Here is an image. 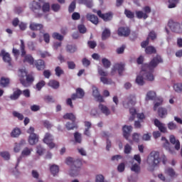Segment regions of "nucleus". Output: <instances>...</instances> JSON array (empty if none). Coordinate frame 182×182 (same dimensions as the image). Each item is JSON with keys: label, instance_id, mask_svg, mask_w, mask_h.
I'll return each mask as SVG.
<instances>
[{"label": "nucleus", "instance_id": "f257e3e1", "mask_svg": "<svg viewBox=\"0 0 182 182\" xmlns=\"http://www.w3.org/2000/svg\"><path fill=\"white\" fill-rule=\"evenodd\" d=\"M159 63H163V58H161V55H156V56L154 57L149 64H144L142 65L140 75H138L136 77V83L139 86H143V85H144V77H146V80L153 82V80H154L153 72H154V69L157 68Z\"/></svg>", "mask_w": 182, "mask_h": 182}, {"label": "nucleus", "instance_id": "f03ea898", "mask_svg": "<svg viewBox=\"0 0 182 182\" xmlns=\"http://www.w3.org/2000/svg\"><path fill=\"white\" fill-rule=\"evenodd\" d=\"M65 163L68 164V166H71L70 171V176L71 177H76L77 176H79L80 167H82V161L79 159L74 161L73 158L68 157L66 159Z\"/></svg>", "mask_w": 182, "mask_h": 182}, {"label": "nucleus", "instance_id": "7ed1b4c3", "mask_svg": "<svg viewBox=\"0 0 182 182\" xmlns=\"http://www.w3.org/2000/svg\"><path fill=\"white\" fill-rule=\"evenodd\" d=\"M21 74H20V82L21 85L24 86V87H29L32 83H33V81L35 80V78L31 75H28V73L25 71V70H21Z\"/></svg>", "mask_w": 182, "mask_h": 182}, {"label": "nucleus", "instance_id": "20e7f679", "mask_svg": "<svg viewBox=\"0 0 182 182\" xmlns=\"http://www.w3.org/2000/svg\"><path fill=\"white\" fill-rule=\"evenodd\" d=\"M29 9L34 14L36 18L43 16V14H42V4L40 2L33 0L29 4Z\"/></svg>", "mask_w": 182, "mask_h": 182}, {"label": "nucleus", "instance_id": "39448f33", "mask_svg": "<svg viewBox=\"0 0 182 182\" xmlns=\"http://www.w3.org/2000/svg\"><path fill=\"white\" fill-rule=\"evenodd\" d=\"M160 154L159 151H152L147 159V164L150 167H156L159 166L160 163Z\"/></svg>", "mask_w": 182, "mask_h": 182}, {"label": "nucleus", "instance_id": "423d86ee", "mask_svg": "<svg viewBox=\"0 0 182 182\" xmlns=\"http://www.w3.org/2000/svg\"><path fill=\"white\" fill-rule=\"evenodd\" d=\"M143 11H135L136 16L138 19H147L149 18V14L151 12V8L146 6L143 8Z\"/></svg>", "mask_w": 182, "mask_h": 182}, {"label": "nucleus", "instance_id": "0eeeda50", "mask_svg": "<svg viewBox=\"0 0 182 182\" xmlns=\"http://www.w3.org/2000/svg\"><path fill=\"white\" fill-rule=\"evenodd\" d=\"M136 105V96L135 95H129L128 97L125 99L123 102V106L125 109H129V107H132Z\"/></svg>", "mask_w": 182, "mask_h": 182}, {"label": "nucleus", "instance_id": "6e6552de", "mask_svg": "<svg viewBox=\"0 0 182 182\" xmlns=\"http://www.w3.org/2000/svg\"><path fill=\"white\" fill-rule=\"evenodd\" d=\"M0 56L2 57V59L5 63H7L9 66H12V58H11V54H9V53H6L5 50H1Z\"/></svg>", "mask_w": 182, "mask_h": 182}, {"label": "nucleus", "instance_id": "1a4fd4ad", "mask_svg": "<svg viewBox=\"0 0 182 182\" xmlns=\"http://www.w3.org/2000/svg\"><path fill=\"white\" fill-rule=\"evenodd\" d=\"M43 142L46 143L50 149H54L55 146V143H53V136L49 133L46 134Z\"/></svg>", "mask_w": 182, "mask_h": 182}, {"label": "nucleus", "instance_id": "9d476101", "mask_svg": "<svg viewBox=\"0 0 182 182\" xmlns=\"http://www.w3.org/2000/svg\"><path fill=\"white\" fill-rule=\"evenodd\" d=\"M97 14L99 16V18H101V19H103L105 22H109V21H112V19H113V13L112 12L102 14V11L98 10L97 11Z\"/></svg>", "mask_w": 182, "mask_h": 182}, {"label": "nucleus", "instance_id": "9b49d317", "mask_svg": "<svg viewBox=\"0 0 182 182\" xmlns=\"http://www.w3.org/2000/svg\"><path fill=\"white\" fill-rule=\"evenodd\" d=\"M83 97H85V91L80 87L77 88L76 93L71 95V99L73 100H76V99H83Z\"/></svg>", "mask_w": 182, "mask_h": 182}, {"label": "nucleus", "instance_id": "f8f14e48", "mask_svg": "<svg viewBox=\"0 0 182 182\" xmlns=\"http://www.w3.org/2000/svg\"><path fill=\"white\" fill-rule=\"evenodd\" d=\"M118 36H124L127 38L130 35V28L129 27H119L117 31Z\"/></svg>", "mask_w": 182, "mask_h": 182}, {"label": "nucleus", "instance_id": "ddd939ff", "mask_svg": "<svg viewBox=\"0 0 182 182\" xmlns=\"http://www.w3.org/2000/svg\"><path fill=\"white\" fill-rule=\"evenodd\" d=\"M132 130H133V127L132 126L124 125L122 127L123 136L127 140L130 137Z\"/></svg>", "mask_w": 182, "mask_h": 182}, {"label": "nucleus", "instance_id": "4468645a", "mask_svg": "<svg viewBox=\"0 0 182 182\" xmlns=\"http://www.w3.org/2000/svg\"><path fill=\"white\" fill-rule=\"evenodd\" d=\"M116 70L118 71L119 76H122V75L123 73V70H124V64H123V63L114 64V65L112 68V73H113L114 72H116Z\"/></svg>", "mask_w": 182, "mask_h": 182}, {"label": "nucleus", "instance_id": "2eb2a0df", "mask_svg": "<svg viewBox=\"0 0 182 182\" xmlns=\"http://www.w3.org/2000/svg\"><path fill=\"white\" fill-rule=\"evenodd\" d=\"M154 125L158 127L161 133H166V132H167V128L164 124L161 123L158 119H154Z\"/></svg>", "mask_w": 182, "mask_h": 182}, {"label": "nucleus", "instance_id": "dca6fc26", "mask_svg": "<svg viewBox=\"0 0 182 182\" xmlns=\"http://www.w3.org/2000/svg\"><path fill=\"white\" fill-rule=\"evenodd\" d=\"M11 85V79L6 77H1L0 79V86L3 88L9 87Z\"/></svg>", "mask_w": 182, "mask_h": 182}, {"label": "nucleus", "instance_id": "f3484780", "mask_svg": "<svg viewBox=\"0 0 182 182\" xmlns=\"http://www.w3.org/2000/svg\"><path fill=\"white\" fill-rule=\"evenodd\" d=\"M161 140L166 141V144H164L166 150H168V153H170L171 154H174V147H171V146L170 145V142H168V140H167V139H166V137L164 136H162Z\"/></svg>", "mask_w": 182, "mask_h": 182}, {"label": "nucleus", "instance_id": "a211bd4d", "mask_svg": "<svg viewBox=\"0 0 182 182\" xmlns=\"http://www.w3.org/2000/svg\"><path fill=\"white\" fill-rule=\"evenodd\" d=\"M86 18L87 21H90V22H92V23H94V25H97V23H99V18L95 14H87Z\"/></svg>", "mask_w": 182, "mask_h": 182}, {"label": "nucleus", "instance_id": "6ab92c4d", "mask_svg": "<svg viewBox=\"0 0 182 182\" xmlns=\"http://www.w3.org/2000/svg\"><path fill=\"white\" fill-rule=\"evenodd\" d=\"M38 141H39V137L38 136V135H36V134H30V136L28 137L29 144H31V146H33V145L36 144V143H38Z\"/></svg>", "mask_w": 182, "mask_h": 182}, {"label": "nucleus", "instance_id": "aec40b11", "mask_svg": "<svg viewBox=\"0 0 182 182\" xmlns=\"http://www.w3.org/2000/svg\"><path fill=\"white\" fill-rule=\"evenodd\" d=\"M48 86H49V87H52V89L56 90L58 87H60V83L59 82V81H58L56 80H50L48 82Z\"/></svg>", "mask_w": 182, "mask_h": 182}, {"label": "nucleus", "instance_id": "412c9836", "mask_svg": "<svg viewBox=\"0 0 182 182\" xmlns=\"http://www.w3.org/2000/svg\"><path fill=\"white\" fill-rule=\"evenodd\" d=\"M35 66L38 70H43L45 69V61L43 60H38L35 61Z\"/></svg>", "mask_w": 182, "mask_h": 182}, {"label": "nucleus", "instance_id": "4be33fe9", "mask_svg": "<svg viewBox=\"0 0 182 182\" xmlns=\"http://www.w3.org/2000/svg\"><path fill=\"white\" fill-rule=\"evenodd\" d=\"M168 26L172 32H178V29H180V23H178L169 22Z\"/></svg>", "mask_w": 182, "mask_h": 182}, {"label": "nucleus", "instance_id": "5701e85b", "mask_svg": "<svg viewBox=\"0 0 182 182\" xmlns=\"http://www.w3.org/2000/svg\"><path fill=\"white\" fill-rule=\"evenodd\" d=\"M170 143H171V144H175L176 150H180V141L176 139L174 135L170 136Z\"/></svg>", "mask_w": 182, "mask_h": 182}, {"label": "nucleus", "instance_id": "b1692460", "mask_svg": "<svg viewBox=\"0 0 182 182\" xmlns=\"http://www.w3.org/2000/svg\"><path fill=\"white\" fill-rule=\"evenodd\" d=\"M84 123H85V127L84 134L89 137V136H90V129L92 128V122L85 121Z\"/></svg>", "mask_w": 182, "mask_h": 182}, {"label": "nucleus", "instance_id": "393cba45", "mask_svg": "<svg viewBox=\"0 0 182 182\" xmlns=\"http://www.w3.org/2000/svg\"><path fill=\"white\" fill-rule=\"evenodd\" d=\"M21 95H22V90L17 89L12 95H10V99L11 100H18Z\"/></svg>", "mask_w": 182, "mask_h": 182}, {"label": "nucleus", "instance_id": "a878e982", "mask_svg": "<svg viewBox=\"0 0 182 182\" xmlns=\"http://www.w3.org/2000/svg\"><path fill=\"white\" fill-rule=\"evenodd\" d=\"M29 28L31 31H41L43 29V25L41 23H30Z\"/></svg>", "mask_w": 182, "mask_h": 182}, {"label": "nucleus", "instance_id": "bb28decb", "mask_svg": "<svg viewBox=\"0 0 182 182\" xmlns=\"http://www.w3.org/2000/svg\"><path fill=\"white\" fill-rule=\"evenodd\" d=\"M100 110H101L102 113L103 114H105V116H109L110 114V109L106 106L104 105L103 104H100L98 106Z\"/></svg>", "mask_w": 182, "mask_h": 182}, {"label": "nucleus", "instance_id": "cd10ccee", "mask_svg": "<svg viewBox=\"0 0 182 182\" xmlns=\"http://www.w3.org/2000/svg\"><path fill=\"white\" fill-rule=\"evenodd\" d=\"M145 53L146 55H153L157 53V50L153 46H149L145 48Z\"/></svg>", "mask_w": 182, "mask_h": 182}, {"label": "nucleus", "instance_id": "c85d7f7f", "mask_svg": "<svg viewBox=\"0 0 182 182\" xmlns=\"http://www.w3.org/2000/svg\"><path fill=\"white\" fill-rule=\"evenodd\" d=\"M63 119H65V120H71L73 123L76 122V116H75L73 113H66L63 115Z\"/></svg>", "mask_w": 182, "mask_h": 182}, {"label": "nucleus", "instance_id": "c756f323", "mask_svg": "<svg viewBox=\"0 0 182 182\" xmlns=\"http://www.w3.org/2000/svg\"><path fill=\"white\" fill-rule=\"evenodd\" d=\"M50 11V4L48 2L43 3L41 6V14H46Z\"/></svg>", "mask_w": 182, "mask_h": 182}, {"label": "nucleus", "instance_id": "7c9ffc66", "mask_svg": "<svg viewBox=\"0 0 182 182\" xmlns=\"http://www.w3.org/2000/svg\"><path fill=\"white\" fill-rule=\"evenodd\" d=\"M35 62V60L33 59V57H32L30 54H28L24 56L23 63H29V65H33Z\"/></svg>", "mask_w": 182, "mask_h": 182}, {"label": "nucleus", "instance_id": "2f4dec72", "mask_svg": "<svg viewBox=\"0 0 182 182\" xmlns=\"http://www.w3.org/2000/svg\"><path fill=\"white\" fill-rule=\"evenodd\" d=\"M111 32L109 28H105L102 33V40L106 41L108 38H110Z\"/></svg>", "mask_w": 182, "mask_h": 182}, {"label": "nucleus", "instance_id": "473e14b6", "mask_svg": "<svg viewBox=\"0 0 182 182\" xmlns=\"http://www.w3.org/2000/svg\"><path fill=\"white\" fill-rule=\"evenodd\" d=\"M50 171L53 176H56L59 173V166L55 164L50 166Z\"/></svg>", "mask_w": 182, "mask_h": 182}, {"label": "nucleus", "instance_id": "72a5a7b5", "mask_svg": "<svg viewBox=\"0 0 182 182\" xmlns=\"http://www.w3.org/2000/svg\"><path fill=\"white\" fill-rule=\"evenodd\" d=\"M158 114L161 119H164L167 116V109L166 108L160 107L158 109Z\"/></svg>", "mask_w": 182, "mask_h": 182}, {"label": "nucleus", "instance_id": "f704fd0d", "mask_svg": "<svg viewBox=\"0 0 182 182\" xmlns=\"http://www.w3.org/2000/svg\"><path fill=\"white\" fill-rule=\"evenodd\" d=\"M25 141H21L19 144L15 143V146L14 148V151L15 153H19L21 150L22 149V146H23V143Z\"/></svg>", "mask_w": 182, "mask_h": 182}, {"label": "nucleus", "instance_id": "c9c22d12", "mask_svg": "<svg viewBox=\"0 0 182 182\" xmlns=\"http://www.w3.org/2000/svg\"><path fill=\"white\" fill-rule=\"evenodd\" d=\"M33 149L26 147L21 151V157H26L28 156H31V153H32Z\"/></svg>", "mask_w": 182, "mask_h": 182}, {"label": "nucleus", "instance_id": "e433bc0d", "mask_svg": "<svg viewBox=\"0 0 182 182\" xmlns=\"http://www.w3.org/2000/svg\"><path fill=\"white\" fill-rule=\"evenodd\" d=\"M20 42V50L21 52V56L23 58V56H26V50H25V42H23V40H21Z\"/></svg>", "mask_w": 182, "mask_h": 182}, {"label": "nucleus", "instance_id": "4c0bfd02", "mask_svg": "<svg viewBox=\"0 0 182 182\" xmlns=\"http://www.w3.org/2000/svg\"><path fill=\"white\" fill-rule=\"evenodd\" d=\"M156 92L149 91L146 94V100H154L156 99Z\"/></svg>", "mask_w": 182, "mask_h": 182}, {"label": "nucleus", "instance_id": "58836bf2", "mask_svg": "<svg viewBox=\"0 0 182 182\" xmlns=\"http://www.w3.org/2000/svg\"><path fill=\"white\" fill-rule=\"evenodd\" d=\"M129 113L131 114V117H129V121L133 122V120H134V119H136V114H137V112L136 111V109L130 108Z\"/></svg>", "mask_w": 182, "mask_h": 182}, {"label": "nucleus", "instance_id": "ea45409f", "mask_svg": "<svg viewBox=\"0 0 182 182\" xmlns=\"http://www.w3.org/2000/svg\"><path fill=\"white\" fill-rule=\"evenodd\" d=\"M66 50L69 52V53H75V52L77 50V48H76V46L68 45L66 46Z\"/></svg>", "mask_w": 182, "mask_h": 182}, {"label": "nucleus", "instance_id": "a19ab883", "mask_svg": "<svg viewBox=\"0 0 182 182\" xmlns=\"http://www.w3.org/2000/svg\"><path fill=\"white\" fill-rule=\"evenodd\" d=\"M75 9H76V0H74L71 2L70 6H68V12L70 14H72L75 12Z\"/></svg>", "mask_w": 182, "mask_h": 182}, {"label": "nucleus", "instance_id": "79ce46f5", "mask_svg": "<svg viewBox=\"0 0 182 182\" xmlns=\"http://www.w3.org/2000/svg\"><path fill=\"white\" fill-rule=\"evenodd\" d=\"M20 135H21V129L18 128L14 129L11 133V137H19Z\"/></svg>", "mask_w": 182, "mask_h": 182}, {"label": "nucleus", "instance_id": "37998d69", "mask_svg": "<svg viewBox=\"0 0 182 182\" xmlns=\"http://www.w3.org/2000/svg\"><path fill=\"white\" fill-rule=\"evenodd\" d=\"M102 63L105 69H109L112 65V63H110V60H107V58H102Z\"/></svg>", "mask_w": 182, "mask_h": 182}, {"label": "nucleus", "instance_id": "c03bdc74", "mask_svg": "<svg viewBox=\"0 0 182 182\" xmlns=\"http://www.w3.org/2000/svg\"><path fill=\"white\" fill-rule=\"evenodd\" d=\"M178 1L180 0H168V8H176L177 6V4H178Z\"/></svg>", "mask_w": 182, "mask_h": 182}, {"label": "nucleus", "instance_id": "a18cd8bd", "mask_svg": "<svg viewBox=\"0 0 182 182\" xmlns=\"http://www.w3.org/2000/svg\"><path fill=\"white\" fill-rule=\"evenodd\" d=\"M55 75L58 76V77H60L63 73H65V71L62 70V68L59 66L56 67L55 69Z\"/></svg>", "mask_w": 182, "mask_h": 182}, {"label": "nucleus", "instance_id": "49530a36", "mask_svg": "<svg viewBox=\"0 0 182 182\" xmlns=\"http://www.w3.org/2000/svg\"><path fill=\"white\" fill-rule=\"evenodd\" d=\"M166 174H168V176H170V177H174L176 176V172L174 171V169L172 168H168L165 170Z\"/></svg>", "mask_w": 182, "mask_h": 182}, {"label": "nucleus", "instance_id": "de8ad7c7", "mask_svg": "<svg viewBox=\"0 0 182 182\" xmlns=\"http://www.w3.org/2000/svg\"><path fill=\"white\" fill-rule=\"evenodd\" d=\"M124 15H126L127 18H129V19H133V18H134V13L130 10L125 9Z\"/></svg>", "mask_w": 182, "mask_h": 182}, {"label": "nucleus", "instance_id": "09e8293b", "mask_svg": "<svg viewBox=\"0 0 182 182\" xmlns=\"http://www.w3.org/2000/svg\"><path fill=\"white\" fill-rule=\"evenodd\" d=\"M131 170L134 171V173H136V174H139V173H140V166L135 164L131 167Z\"/></svg>", "mask_w": 182, "mask_h": 182}, {"label": "nucleus", "instance_id": "8fccbe9b", "mask_svg": "<svg viewBox=\"0 0 182 182\" xmlns=\"http://www.w3.org/2000/svg\"><path fill=\"white\" fill-rule=\"evenodd\" d=\"M74 139L76 143H82V134H80L79 132H75L74 134Z\"/></svg>", "mask_w": 182, "mask_h": 182}, {"label": "nucleus", "instance_id": "3c124183", "mask_svg": "<svg viewBox=\"0 0 182 182\" xmlns=\"http://www.w3.org/2000/svg\"><path fill=\"white\" fill-rule=\"evenodd\" d=\"M52 36L53 39H56L57 41H63V36L60 35L59 33H53Z\"/></svg>", "mask_w": 182, "mask_h": 182}, {"label": "nucleus", "instance_id": "603ef678", "mask_svg": "<svg viewBox=\"0 0 182 182\" xmlns=\"http://www.w3.org/2000/svg\"><path fill=\"white\" fill-rule=\"evenodd\" d=\"M173 89L178 93L181 92H182V83L174 84Z\"/></svg>", "mask_w": 182, "mask_h": 182}, {"label": "nucleus", "instance_id": "864d4df0", "mask_svg": "<svg viewBox=\"0 0 182 182\" xmlns=\"http://www.w3.org/2000/svg\"><path fill=\"white\" fill-rule=\"evenodd\" d=\"M45 85H46V82L44 80H41L36 84V87L37 90L39 91V90H41L42 87H43Z\"/></svg>", "mask_w": 182, "mask_h": 182}, {"label": "nucleus", "instance_id": "5fc2aeb1", "mask_svg": "<svg viewBox=\"0 0 182 182\" xmlns=\"http://www.w3.org/2000/svg\"><path fill=\"white\" fill-rule=\"evenodd\" d=\"M0 156H1V157L3 159H4V160H9V159H11V155L9 154V152H8V151L1 152Z\"/></svg>", "mask_w": 182, "mask_h": 182}, {"label": "nucleus", "instance_id": "6e6d98bb", "mask_svg": "<svg viewBox=\"0 0 182 182\" xmlns=\"http://www.w3.org/2000/svg\"><path fill=\"white\" fill-rule=\"evenodd\" d=\"M51 9L53 12H59V11H60V5L58 4H53L51 5Z\"/></svg>", "mask_w": 182, "mask_h": 182}, {"label": "nucleus", "instance_id": "4d7b16f0", "mask_svg": "<svg viewBox=\"0 0 182 182\" xmlns=\"http://www.w3.org/2000/svg\"><path fill=\"white\" fill-rule=\"evenodd\" d=\"M77 29L80 33H86L87 28H86V26H85V25L83 24L78 25Z\"/></svg>", "mask_w": 182, "mask_h": 182}, {"label": "nucleus", "instance_id": "13d9d810", "mask_svg": "<svg viewBox=\"0 0 182 182\" xmlns=\"http://www.w3.org/2000/svg\"><path fill=\"white\" fill-rule=\"evenodd\" d=\"M98 73H99L100 76H101V77H105L109 75V73H107V72L105 71V70L102 68H98Z\"/></svg>", "mask_w": 182, "mask_h": 182}, {"label": "nucleus", "instance_id": "bf43d9fd", "mask_svg": "<svg viewBox=\"0 0 182 182\" xmlns=\"http://www.w3.org/2000/svg\"><path fill=\"white\" fill-rule=\"evenodd\" d=\"M44 101L46 103H53L55 102V100H53V97L50 95H46L44 96Z\"/></svg>", "mask_w": 182, "mask_h": 182}, {"label": "nucleus", "instance_id": "052dcab7", "mask_svg": "<svg viewBox=\"0 0 182 182\" xmlns=\"http://www.w3.org/2000/svg\"><path fill=\"white\" fill-rule=\"evenodd\" d=\"M13 116L14 117H17V119H18V120H23V114H22L16 111L13 112Z\"/></svg>", "mask_w": 182, "mask_h": 182}, {"label": "nucleus", "instance_id": "680f3d73", "mask_svg": "<svg viewBox=\"0 0 182 182\" xmlns=\"http://www.w3.org/2000/svg\"><path fill=\"white\" fill-rule=\"evenodd\" d=\"M65 127L68 130H73V129H75V127H76V126L75 125V122H72V123L67 122L65 124Z\"/></svg>", "mask_w": 182, "mask_h": 182}, {"label": "nucleus", "instance_id": "e2e57ef3", "mask_svg": "<svg viewBox=\"0 0 182 182\" xmlns=\"http://www.w3.org/2000/svg\"><path fill=\"white\" fill-rule=\"evenodd\" d=\"M71 18H72L73 21H79V19H80V14H79L77 12H74L72 14Z\"/></svg>", "mask_w": 182, "mask_h": 182}, {"label": "nucleus", "instance_id": "0e129e2a", "mask_svg": "<svg viewBox=\"0 0 182 182\" xmlns=\"http://www.w3.org/2000/svg\"><path fill=\"white\" fill-rule=\"evenodd\" d=\"M124 168H126L124 163H121L117 166V170L119 173H123V171H124Z\"/></svg>", "mask_w": 182, "mask_h": 182}, {"label": "nucleus", "instance_id": "69168bd1", "mask_svg": "<svg viewBox=\"0 0 182 182\" xmlns=\"http://www.w3.org/2000/svg\"><path fill=\"white\" fill-rule=\"evenodd\" d=\"M125 154H130V152L132 151V146L130 144H127L124 146V150Z\"/></svg>", "mask_w": 182, "mask_h": 182}, {"label": "nucleus", "instance_id": "338daca9", "mask_svg": "<svg viewBox=\"0 0 182 182\" xmlns=\"http://www.w3.org/2000/svg\"><path fill=\"white\" fill-rule=\"evenodd\" d=\"M148 38H149V39L150 38V39H151V41H154V39H156V38H157V34L156 33V32H154V31H151L149 33Z\"/></svg>", "mask_w": 182, "mask_h": 182}, {"label": "nucleus", "instance_id": "774afa93", "mask_svg": "<svg viewBox=\"0 0 182 182\" xmlns=\"http://www.w3.org/2000/svg\"><path fill=\"white\" fill-rule=\"evenodd\" d=\"M67 65L68 66V69L73 70L76 68V64L73 61H68Z\"/></svg>", "mask_w": 182, "mask_h": 182}]
</instances>
